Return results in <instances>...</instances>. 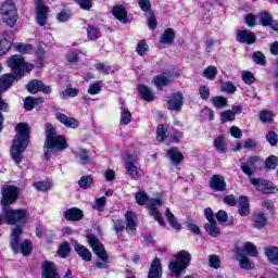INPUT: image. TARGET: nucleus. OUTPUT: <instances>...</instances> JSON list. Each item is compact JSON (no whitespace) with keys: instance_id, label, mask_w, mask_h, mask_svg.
<instances>
[{"instance_id":"nucleus-1","label":"nucleus","mask_w":278,"mask_h":278,"mask_svg":"<svg viewBox=\"0 0 278 278\" xmlns=\"http://www.w3.org/2000/svg\"><path fill=\"white\" fill-rule=\"evenodd\" d=\"M18 199V188L16 186H4L2 188V214L7 225H26L29 220L27 208H12V204Z\"/></svg>"},{"instance_id":"nucleus-50","label":"nucleus","mask_w":278,"mask_h":278,"mask_svg":"<svg viewBox=\"0 0 278 278\" xmlns=\"http://www.w3.org/2000/svg\"><path fill=\"white\" fill-rule=\"evenodd\" d=\"M166 125L161 124L157 126L156 128V140L159 142H164V140H166Z\"/></svg>"},{"instance_id":"nucleus-61","label":"nucleus","mask_w":278,"mask_h":278,"mask_svg":"<svg viewBox=\"0 0 278 278\" xmlns=\"http://www.w3.org/2000/svg\"><path fill=\"white\" fill-rule=\"evenodd\" d=\"M261 123H273V112L270 111H262L260 113Z\"/></svg>"},{"instance_id":"nucleus-15","label":"nucleus","mask_w":278,"mask_h":278,"mask_svg":"<svg viewBox=\"0 0 278 278\" xmlns=\"http://www.w3.org/2000/svg\"><path fill=\"white\" fill-rule=\"evenodd\" d=\"M208 186L213 192H225V190H227V181H225V176L213 175L208 181Z\"/></svg>"},{"instance_id":"nucleus-55","label":"nucleus","mask_w":278,"mask_h":278,"mask_svg":"<svg viewBox=\"0 0 278 278\" xmlns=\"http://www.w3.org/2000/svg\"><path fill=\"white\" fill-rule=\"evenodd\" d=\"M99 34H101L99 28H97L92 25H89L87 27V36H88L89 40H97L99 38Z\"/></svg>"},{"instance_id":"nucleus-58","label":"nucleus","mask_w":278,"mask_h":278,"mask_svg":"<svg viewBox=\"0 0 278 278\" xmlns=\"http://www.w3.org/2000/svg\"><path fill=\"white\" fill-rule=\"evenodd\" d=\"M238 88L231 81H226L222 85V92H227L228 94H233Z\"/></svg>"},{"instance_id":"nucleus-43","label":"nucleus","mask_w":278,"mask_h":278,"mask_svg":"<svg viewBox=\"0 0 278 278\" xmlns=\"http://www.w3.org/2000/svg\"><path fill=\"white\" fill-rule=\"evenodd\" d=\"M243 251L250 255V257H257V255H260V252H257V247L251 242H245L243 245Z\"/></svg>"},{"instance_id":"nucleus-16","label":"nucleus","mask_w":278,"mask_h":278,"mask_svg":"<svg viewBox=\"0 0 278 278\" xmlns=\"http://www.w3.org/2000/svg\"><path fill=\"white\" fill-rule=\"evenodd\" d=\"M236 40L241 45H253L255 40H257V37L253 31L249 29H243V30H237Z\"/></svg>"},{"instance_id":"nucleus-8","label":"nucleus","mask_w":278,"mask_h":278,"mask_svg":"<svg viewBox=\"0 0 278 278\" xmlns=\"http://www.w3.org/2000/svg\"><path fill=\"white\" fill-rule=\"evenodd\" d=\"M0 14L3 23H7L9 27H14V25H16V16L18 12L13 0H7L1 4Z\"/></svg>"},{"instance_id":"nucleus-31","label":"nucleus","mask_w":278,"mask_h":278,"mask_svg":"<svg viewBox=\"0 0 278 278\" xmlns=\"http://www.w3.org/2000/svg\"><path fill=\"white\" fill-rule=\"evenodd\" d=\"M112 14L115 16V18H117V21H119V23H129V18L127 17V10H125L122 5L114 7Z\"/></svg>"},{"instance_id":"nucleus-18","label":"nucleus","mask_w":278,"mask_h":278,"mask_svg":"<svg viewBox=\"0 0 278 278\" xmlns=\"http://www.w3.org/2000/svg\"><path fill=\"white\" fill-rule=\"evenodd\" d=\"M160 205H162V201L160 199H151L149 203V210L151 216H153L155 220H157V223L164 227L166 225L164 217L160 215V212H157V207H160Z\"/></svg>"},{"instance_id":"nucleus-64","label":"nucleus","mask_w":278,"mask_h":278,"mask_svg":"<svg viewBox=\"0 0 278 278\" xmlns=\"http://www.w3.org/2000/svg\"><path fill=\"white\" fill-rule=\"evenodd\" d=\"M242 79L244 84H248V86H251V84H255V76L252 72H243Z\"/></svg>"},{"instance_id":"nucleus-60","label":"nucleus","mask_w":278,"mask_h":278,"mask_svg":"<svg viewBox=\"0 0 278 278\" xmlns=\"http://www.w3.org/2000/svg\"><path fill=\"white\" fill-rule=\"evenodd\" d=\"M71 16H73V14L71 13V11H66V10H62L56 18L59 21V23H66V21L71 20Z\"/></svg>"},{"instance_id":"nucleus-36","label":"nucleus","mask_w":278,"mask_h":278,"mask_svg":"<svg viewBox=\"0 0 278 278\" xmlns=\"http://www.w3.org/2000/svg\"><path fill=\"white\" fill-rule=\"evenodd\" d=\"M265 255L270 262V264L278 266V248L277 247L265 249Z\"/></svg>"},{"instance_id":"nucleus-48","label":"nucleus","mask_w":278,"mask_h":278,"mask_svg":"<svg viewBox=\"0 0 278 278\" xmlns=\"http://www.w3.org/2000/svg\"><path fill=\"white\" fill-rule=\"evenodd\" d=\"M106 203H108V198L105 197L98 198L93 203V210H97V212H103L105 210Z\"/></svg>"},{"instance_id":"nucleus-33","label":"nucleus","mask_w":278,"mask_h":278,"mask_svg":"<svg viewBox=\"0 0 278 278\" xmlns=\"http://www.w3.org/2000/svg\"><path fill=\"white\" fill-rule=\"evenodd\" d=\"M138 90L143 101H155V96L153 94V91H151V88H149L148 86L139 85Z\"/></svg>"},{"instance_id":"nucleus-42","label":"nucleus","mask_w":278,"mask_h":278,"mask_svg":"<svg viewBox=\"0 0 278 278\" xmlns=\"http://www.w3.org/2000/svg\"><path fill=\"white\" fill-rule=\"evenodd\" d=\"M203 75L205 79H208L210 81H214V79L216 78V75H218V68L214 65H211L203 71Z\"/></svg>"},{"instance_id":"nucleus-21","label":"nucleus","mask_w":278,"mask_h":278,"mask_svg":"<svg viewBox=\"0 0 278 278\" xmlns=\"http://www.w3.org/2000/svg\"><path fill=\"white\" fill-rule=\"evenodd\" d=\"M260 23L263 27H270L274 31H278V22L273 20V15L268 11L260 13Z\"/></svg>"},{"instance_id":"nucleus-56","label":"nucleus","mask_w":278,"mask_h":278,"mask_svg":"<svg viewBox=\"0 0 278 278\" xmlns=\"http://www.w3.org/2000/svg\"><path fill=\"white\" fill-rule=\"evenodd\" d=\"M101 88H103V85L101 80H98L89 86L88 94H99V92H101Z\"/></svg>"},{"instance_id":"nucleus-45","label":"nucleus","mask_w":278,"mask_h":278,"mask_svg":"<svg viewBox=\"0 0 278 278\" xmlns=\"http://www.w3.org/2000/svg\"><path fill=\"white\" fill-rule=\"evenodd\" d=\"M278 166V157L275 155H270L265 161V168L268 170H275Z\"/></svg>"},{"instance_id":"nucleus-62","label":"nucleus","mask_w":278,"mask_h":278,"mask_svg":"<svg viewBox=\"0 0 278 278\" xmlns=\"http://www.w3.org/2000/svg\"><path fill=\"white\" fill-rule=\"evenodd\" d=\"M34 188L39 192H47L48 190H51V185L46 181H38L34 184Z\"/></svg>"},{"instance_id":"nucleus-12","label":"nucleus","mask_w":278,"mask_h":278,"mask_svg":"<svg viewBox=\"0 0 278 278\" xmlns=\"http://www.w3.org/2000/svg\"><path fill=\"white\" fill-rule=\"evenodd\" d=\"M41 278H62L58 271V266L51 261L41 263Z\"/></svg>"},{"instance_id":"nucleus-6","label":"nucleus","mask_w":278,"mask_h":278,"mask_svg":"<svg viewBox=\"0 0 278 278\" xmlns=\"http://www.w3.org/2000/svg\"><path fill=\"white\" fill-rule=\"evenodd\" d=\"M23 236V228L17 226L11 231V249L13 253H22L25 257L31 255V241L29 239L24 240L21 243V237Z\"/></svg>"},{"instance_id":"nucleus-28","label":"nucleus","mask_w":278,"mask_h":278,"mask_svg":"<svg viewBox=\"0 0 278 278\" xmlns=\"http://www.w3.org/2000/svg\"><path fill=\"white\" fill-rule=\"evenodd\" d=\"M17 77L20 76L15 75L12 72L4 74L0 78V87L2 88V91L10 90V88H12V84H14V79H16Z\"/></svg>"},{"instance_id":"nucleus-19","label":"nucleus","mask_w":278,"mask_h":278,"mask_svg":"<svg viewBox=\"0 0 278 278\" xmlns=\"http://www.w3.org/2000/svg\"><path fill=\"white\" fill-rule=\"evenodd\" d=\"M168 110L174 112H180L181 108H184V93L177 92L170 96L167 101Z\"/></svg>"},{"instance_id":"nucleus-11","label":"nucleus","mask_w":278,"mask_h":278,"mask_svg":"<svg viewBox=\"0 0 278 278\" xmlns=\"http://www.w3.org/2000/svg\"><path fill=\"white\" fill-rule=\"evenodd\" d=\"M175 79V72L168 71L161 75H156L153 78L154 86H156L157 90H162L164 86H170Z\"/></svg>"},{"instance_id":"nucleus-32","label":"nucleus","mask_w":278,"mask_h":278,"mask_svg":"<svg viewBox=\"0 0 278 278\" xmlns=\"http://www.w3.org/2000/svg\"><path fill=\"white\" fill-rule=\"evenodd\" d=\"M167 155L170 160V162H173V164H175V166H179V164H181V162H184V154L181 152H179V150L177 148H172L167 151Z\"/></svg>"},{"instance_id":"nucleus-41","label":"nucleus","mask_w":278,"mask_h":278,"mask_svg":"<svg viewBox=\"0 0 278 278\" xmlns=\"http://www.w3.org/2000/svg\"><path fill=\"white\" fill-rule=\"evenodd\" d=\"M131 123V112L127 110L123 104L121 106V119L119 125H129Z\"/></svg>"},{"instance_id":"nucleus-38","label":"nucleus","mask_w":278,"mask_h":278,"mask_svg":"<svg viewBox=\"0 0 278 278\" xmlns=\"http://www.w3.org/2000/svg\"><path fill=\"white\" fill-rule=\"evenodd\" d=\"M165 216L173 229H176V231H181V224L177 223V217L170 212V208H166Z\"/></svg>"},{"instance_id":"nucleus-39","label":"nucleus","mask_w":278,"mask_h":278,"mask_svg":"<svg viewBox=\"0 0 278 278\" xmlns=\"http://www.w3.org/2000/svg\"><path fill=\"white\" fill-rule=\"evenodd\" d=\"M135 201L138 205H148L149 207V203H151V199H149V194H147L144 191L139 190L136 194H135Z\"/></svg>"},{"instance_id":"nucleus-4","label":"nucleus","mask_w":278,"mask_h":278,"mask_svg":"<svg viewBox=\"0 0 278 278\" xmlns=\"http://www.w3.org/2000/svg\"><path fill=\"white\" fill-rule=\"evenodd\" d=\"M176 261H172L168 265L169 275L174 278H179L184 273H186V268L190 266V262H192V255L188 253L186 250H181L177 253Z\"/></svg>"},{"instance_id":"nucleus-24","label":"nucleus","mask_w":278,"mask_h":278,"mask_svg":"<svg viewBox=\"0 0 278 278\" xmlns=\"http://www.w3.org/2000/svg\"><path fill=\"white\" fill-rule=\"evenodd\" d=\"M148 278H162V263L157 257H155L151 263L148 271Z\"/></svg>"},{"instance_id":"nucleus-59","label":"nucleus","mask_w":278,"mask_h":278,"mask_svg":"<svg viewBox=\"0 0 278 278\" xmlns=\"http://www.w3.org/2000/svg\"><path fill=\"white\" fill-rule=\"evenodd\" d=\"M15 49L18 51V53H29V51L34 49V46L29 43H16Z\"/></svg>"},{"instance_id":"nucleus-23","label":"nucleus","mask_w":278,"mask_h":278,"mask_svg":"<svg viewBox=\"0 0 278 278\" xmlns=\"http://www.w3.org/2000/svg\"><path fill=\"white\" fill-rule=\"evenodd\" d=\"M252 225L255 229H264L268 225V216L264 212H256L252 217Z\"/></svg>"},{"instance_id":"nucleus-37","label":"nucleus","mask_w":278,"mask_h":278,"mask_svg":"<svg viewBox=\"0 0 278 278\" xmlns=\"http://www.w3.org/2000/svg\"><path fill=\"white\" fill-rule=\"evenodd\" d=\"M75 159L77 160L78 164H81L83 166L90 164V154L87 152V150L79 149L75 154Z\"/></svg>"},{"instance_id":"nucleus-52","label":"nucleus","mask_w":278,"mask_h":278,"mask_svg":"<svg viewBox=\"0 0 278 278\" xmlns=\"http://www.w3.org/2000/svg\"><path fill=\"white\" fill-rule=\"evenodd\" d=\"M68 253H71V244H68V242H63L58 250V254L64 260L68 257Z\"/></svg>"},{"instance_id":"nucleus-3","label":"nucleus","mask_w":278,"mask_h":278,"mask_svg":"<svg viewBox=\"0 0 278 278\" xmlns=\"http://www.w3.org/2000/svg\"><path fill=\"white\" fill-rule=\"evenodd\" d=\"M46 141L43 144L45 150V157L47 162L51 160V154L53 151H64L68 149V142H66V139L63 136H58V132L55 131V127L53 125L47 123L46 124Z\"/></svg>"},{"instance_id":"nucleus-51","label":"nucleus","mask_w":278,"mask_h":278,"mask_svg":"<svg viewBox=\"0 0 278 278\" xmlns=\"http://www.w3.org/2000/svg\"><path fill=\"white\" fill-rule=\"evenodd\" d=\"M79 94V89L77 88H67L60 92L61 99H68V97H77Z\"/></svg>"},{"instance_id":"nucleus-47","label":"nucleus","mask_w":278,"mask_h":278,"mask_svg":"<svg viewBox=\"0 0 278 278\" xmlns=\"http://www.w3.org/2000/svg\"><path fill=\"white\" fill-rule=\"evenodd\" d=\"M94 68L98 70L99 73H104V75H111V73H114L115 71L111 65H105L103 63H97Z\"/></svg>"},{"instance_id":"nucleus-40","label":"nucleus","mask_w":278,"mask_h":278,"mask_svg":"<svg viewBox=\"0 0 278 278\" xmlns=\"http://www.w3.org/2000/svg\"><path fill=\"white\" fill-rule=\"evenodd\" d=\"M78 186L83 190H88V189L92 188V186H94V179H92L91 175L83 176L78 180Z\"/></svg>"},{"instance_id":"nucleus-25","label":"nucleus","mask_w":278,"mask_h":278,"mask_svg":"<svg viewBox=\"0 0 278 278\" xmlns=\"http://www.w3.org/2000/svg\"><path fill=\"white\" fill-rule=\"evenodd\" d=\"M237 260L239 262L240 268L243 270H253L255 268V264L249 260L245 255L242 254L239 250L236 251Z\"/></svg>"},{"instance_id":"nucleus-22","label":"nucleus","mask_w":278,"mask_h":278,"mask_svg":"<svg viewBox=\"0 0 278 278\" xmlns=\"http://www.w3.org/2000/svg\"><path fill=\"white\" fill-rule=\"evenodd\" d=\"M36 14L37 24L40 27H45V25H47V21L49 20V7H42V4H39L36 7Z\"/></svg>"},{"instance_id":"nucleus-29","label":"nucleus","mask_w":278,"mask_h":278,"mask_svg":"<svg viewBox=\"0 0 278 278\" xmlns=\"http://www.w3.org/2000/svg\"><path fill=\"white\" fill-rule=\"evenodd\" d=\"M74 251L84 260L85 262H90L92 260V253L88 248L81 245L80 243H74Z\"/></svg>"},{"instance_id":"nucleus-57","label":"nucleus","mask_w":278,"mask_h":278,"mask_svg":"<svg viewBox=\"0 0 278 278\" xmlns=\"http://www.w3.org/2000/svg\"><path fill=\"white\" fill-rule=\"evenodd\" d=\"M208 266L211 268H215V270H218L220 268V257L218 255H210L208 256Z\"/></svg>"},{"instance_id":"nucleus-27","label":"nucleus","mask_w":278,"mask_h":278,"mask_svg":"<svg viewBox=\"0 0 278 278\" xmlns=\"http://www.w3.org/2000/svg\"><path fill=\"white\" fill-rule=\"evenodd\" d=\"M238 214L241 216H249L251 214V205L249 204V198L241 195L238 201Z\"/></svg>"},{"instance_id":"nucleus-2","label":"nucleus","mask_w":278,"mask_h":278,"mask_svg":"<svg viewBox=\"0 0 278 278\" xmlns=\"http://www.w3.org/2000/svg\"><path fill=\"white\" fill-rule=\"evenodd\" d=\"M15 138L11 147V157L15 164H21L23 162V153L25 149L29 147V134L31 129L27 123H18L15 126Z\"/></svg>"},{"instance_id":"nucleus-26","label":"nucleus","mask_w":278,"mask_h":278,"mask_svg":"<svg viewBox=\"0 0 278 278\" xmlns=\"http://www.w3.org/2000/svg\"><path fill=\"white\" fill-rule=\"evenodd\" d=\"M64 218L71 222L81 220V218H84V211L77 207L68 208L64 212Z\"/></svg>"},{"instance_id":"nucleus-9","label":"nucleus","mask_w":278,"mask_h":278,"mask_svg":"<svg viewBox=\"0 0 278 278\" xmlns=\"http://www.w3.org/2000/svg\"><path fill=\"white\" fill-rule=\"evenodd\" d=\"M250 181L258 192H262V194H275V192H277V187H275L270 180L264 178H250Z\"/></svg>"},{"instance_id":"nucleus-5","label":"nucleus","mask_w":278,"mask_h":278,"mask_svg":"<svg viewBox=\"0 0 278 278\" xmlns=\"http://www.w3.org/2000/svg\"><path fill=\"white\" fill-rule=\"evenodd\" d=\"M125 219H126V227L125 222L123 219H112L113 223V229L115 233L119 235L125 231L128 233V236H136V231L138 229V217L136 214L131 211H127L125 213Z\"/></svg>"},{"instance_id":"nucleus-54","label":"nucleus","mask_w":278,"mask_h":278,"mask_svg":"<svg viewBox=\"0 0 278 278\" xmlns=\"http://www.w3.org/2000/svg\"><path fill=\"white\" fill-rule=\"evenodd\" d=\"M229 121H236V115L231 110H227L220 113V123H229Z\"/></svg>"},{"instance_id":"nucleus-17","label":"nucleus","mask_w":278,"mask_h":278,"mask_svg":"<svg viewBox=\"0 0 278 278\" xmlns=\"http://www.w3.org/2000/svg\"><path fill=\"white\" fill-rule=\"evenodd\" d=\"M25 59L21 54H15L8 60V67L11 68L12 73L21 77V70Z\"/></svg>"},{"instance_id":"nucleus-14","label":"nucleus","mask_w":278,"mask_h":278,"mask_svg":"<svg viewBox=\"0 0 278 278\" xmlns=\"http://www.w3.org/2000/svg\"><path fill=\"white\" fill-rule=\"evenodd\" d=\"M257 162H260L258 156H250L247 162L241 163V170L250 177V179L255 175V170H257Z\"/></svg>"},{"instance_id":"nucleus-35","label":"nucleus","mask_w":278,"mask_h":278,"mask_svg":"<svg viewBox=\"0 0 278 278\" xmlns=\"http://www.w3.org/2000/svg\"><path fill=\"white\" fill-rule=\"evenodd\" d=\"M161 45H173L175 42V30L173 28H167L161 39H160Z\"/></svg>"},{"instance_id":"nucleus-30","label":"nucleus","mask_w":278,"mask_h":278,"mask_svg":"<svg viewBox=\"0 0 278 278\" xmlns=\"http://www.w3.org/2000/svg\"><path fill=\"white\" fill-rule=\"evenodd\" d=\"M213 147L215 148L217 153H227L229 149V144L225 140V136L219 135L213 141Z\"/></svg>"},{"instance_id":"nucleus-10","label":"nucleus","mask_w":278,"mask_h":278,"mask_svg":"<svg viewBox=\"0 0 278 278\" xmlns=\"http://www.w3.org/2000/svg\"><path fill=\"white\" fill-rule=\"evenodd\" d=\"M26 88L30 94H37V92H43V94H51L53 92V89H51V86L45 85L41 80L34 79L30 80Z\"/></svg>"},{"instance_id":"nucleus-13","label":"nucleus","mask_w":278,"mask_h":278,"mask_svg":"<svg viewBox=\"0 0 278 278\" xmlns=\"http://www.w3.org/2000/svg\"><path fill=\"white\" fill-rule=\"evenodd\" d=\"M138 162V154H128L125 160V168L129 177H132V179H136L138 177V173H140V168L136 166V163Z\"/></svg>"},{"instance_id":"nucleus-63","label":"nucleus","mask_w":278,"mask_h":278,"mask_svg":"<svg viewBox=\"0 0 278 278\" xmlns=\"http://www.w3.org/2000/svg\"><path fill=\"white\" fill-rule=\"evenodd\" d=\"M138 5L142 10V12H146V14H149L151 11V0H138Z\"/></svg>"},{"instance_id":"nucleus-20","label":"nucleus","mask_w":278,"mask_h":278,"mask_svg":"<svg viewBox=\"0 0 278 278\" xmlns=\"http://www.w3.org/2000/svg\"><path fill=\"white\" fill-rule=\"evenodd\" d=\"M55 118L59 121V123H62V125H65L70 129H77V127H79V121H77L75 117H68L64 113L56 112Z\"/></svg>"},{"instance_id":"nucleus-53","label":"nucleus","mask_w":278,"mask_h":278,"mask_svg":"<svg viewBox=\"0 0 278 278\" xmlns=\"http://www.w3.org/2000/svg\"><path fill=\"white\" fill-rule=\"evenodd\" d=\"M146 17L149 29H155L157 27V18H155V14H153V11L146 13Z\"/></svg>"},{"instance_id":"nucleus-34","label":"nucleus","mask_w":278,"mask_h":278,"mask_svg":"<svg viewBox=\"0 0 278 278\" xmlns=\"http://www.w3.org/2000/svg\"><path fill=\"white\" fill-rule=\"evenodd\" d=\"M204 229L212 238H218V236H220V228H218L216 220L206 223Z\"/></svg>"},{"instance_id":"nucleus-49","label":"nucleus","mask_w":278,"mask_h":278,"mask_svg":"<svg viewBox=\"0 0 278 278\" xmlns=\"http://www.w3.org/2000/svg\"><path fill=\"white\" fill-rule=\"evenodd\" d=\"M252 60L255 64H260L261 66L266 65V55L262 53V51H256L252 54Z\"/></svg>"},{"instance_id":"nucleus-44","label":"nucleus","mask_w":278,"mask_h":278,"mask_svg":"<svg viewBox=\"0 0 278 278\" xmlns=\"http://www.w3.org/2000/svg\"><path fill=\"white\" fill-rule=\"evenodd\" d=\"M136 53H138L141 58H144V55L149 53V45L147 43L146 40H140L137 43Z\"/></svg>"},{"instance_id":"nucleus-7","label":"nucleus","mask_w":278,"mask_h":278,"mask_svg":"<svg viewBox=\"0 0 278 278\" xmlns=\"http://www.w3.org/2000/svg\"><path fill=\"white\" fill-rule=\"evenodd\" d=\"M87 242L90 244L93 253L102 261L96 262V268H106V264L110 263V258L105 252V247L102 245L99 238L94 235H87Z\"/></svg>"},{"instance_id":"nucleus-46","label":"nucleus","mask_w":278,"mask_h":278,"mask_svg":"<svg viewBox=\"0 0 278 278\" xmlns=\"http://www.w3.org/2000/svg\"><path fill=\"white\" fill-rule=\"evenodd\" d=\"M212 103L215 108H217L218 110L226 108L227 106V98L223 97V96H217L212 98Z\"/></svg>"}]
</instances>
